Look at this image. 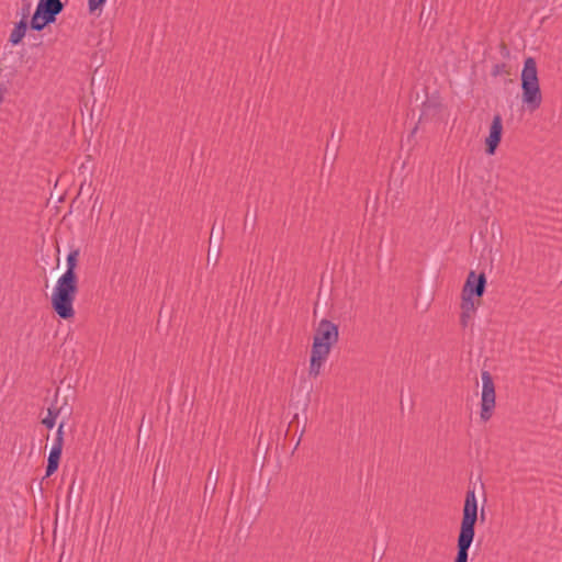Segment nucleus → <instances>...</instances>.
Wrapping results in <instances>:
<instances>
[{"mask_svg": "<svg viewBox=\"0 0 562 562\" xmlns=\"http://www.w3.org/2000/svg\"><path fill=\"white\" fill-rule=\"evenodd\" d=\"M461 324L463 326H467L468 323L471 321L473 315L475 314L479 300L475 301L473 297L467 296L462 294L461 296Z\"/></svg>", "mask_w": 562, "mask_h": 562, "instance_id": "9d476101", "label": "nucleus"}, {"mask_svg": "<svg viewBox=\"0 0 562 562\" xmlns=\"http://www.w3.org/2000/svg\"><path fill=\"white\" fill-rule=\"evenodd\" d=\"M27 31V22L26 18L24 16L20 22H18L13 30L11 31L9 41L12 45H19L22 40L24 38Z\"/></svg>", "mask_w": 562, "mask_h": 562, "instance_id": "9b49d317", "label": "nucleus"}, {"mask_svg": "<svg viewBox=\"0 0 562 562\" xmlns=\"http://www.w3.org/2000/svg\"><path fill=\"white\" fill-rule=\"evenodd\" d=\"M503 135V121L499 115H495L492 120L488 135L485 138L486 154L494 155Z\"/></svg>", "mask_w": 562, "mask_h": 562, "instance_id": "6e6552de", "label": "nucleus"}, {"mask_svg": "<svg viewBox=\"0 0 562 562\" xmlns=\"http://www.w3.org/2000/svg\"><path fill=\"white\" fill-rule=\"evenodd\" d=\"M339 338L338 326L328 319H322L313 336L311 349L308 373L316 378L321 374L326 363L331 348L337 344Z\"/></svg>", "mask_w": 562, "mask_h": 562, "instance_id": "f03ea898", "label": "nucleus"}, {"mask_svg": "<svg viewBox=\"0 0 562 562\" xmlns=\"http://www.w3.org/2000/svg\"><path fill=\"white\" fill-rule=\"evenodd\" d=\"M477 520V499L474 490H469L462 509V520L458 537L456 562H468V551L474 539V526Z\"/></svg>", "mask_w": 562, "mask_h": 562, "instance_id": "7ed1b4c3", "label": "nucleus"}, {"mask_svg": "<svg viewBox=\"0 0 562 562\" xmlns=\"http://www.w3.org/2000/svg\"><path fill=\"white\" fill-rule=\"evenodd\" d=\"M61 430H63V425H60L58 427L57 438L49 451V456H48V460H47V468H46V476H50L58 469L59 459H60L61 449H63Z\"/></svg>", "mask_w": 562, "mask_h": 562, "instance_id": "1a4fd4ad", "label": "nucleus"}, {"mask_svg": "<svg viewBox=\"0 0 562 562\" xmlns=\"http://www.w3.org/2000/svg\"><path fill=\"white\" fill-rule=\"evenodd\" d=\"M57 413H54L50 408L48 409L47 416L43 418V424L48 428L52 429L56 424Z\"/></svg>", "mask_w": 562, "mask_h": 562, "instance_id": "ddd939ff", "label": "nucleus"}, {"mask_svg": "<svg viewBox=\"0 0 562 562\" xmlns=\"http://www.w3.org/2000/svg\"><path fill=\"white\" fill-rule=\"evenodd\" d=\"M482 380V394H481V408L480 418L486 423L494 414L496 405L495 385L491 374L487 371L481 373Z\"/></svg>", "mask_w": 562, "mask_h": 562, "instance_id": "423d86ee", "label": "nucleus"}, {"mask_svg": "<svg viewBox=\"0 0 562 562\" xmlns=\"http://www.w3.org/2000/svg\"><path fill=\"white\" fill-rule=\"evenodd\" d=\"M78 252L71 251L66 259L67 269L58 278L50 297V303L56 314L63 319L74 317V302L77 293V267Z\"/></svg>", "mask_w": 562, "mask_h": 562, "instance_id": "f257e3e1", "label": "nucleus"}, {"mask_svg": "<svg viewBox=\"0 0 562 562\" xmlns=\"http://www.w3.org/2000/svg\"><path fill=\"white\" fill-rule=\"evenodd\" d=\"M63 9L64 4L60 0H38L31 19V29L42 31L46 25L56 21V16Z\"/></svg>", "mask_w": 562, "mask_h": 562, "instance_id": "39448f33", "label": "nucleus"}, {"mask_svg": "<svg viewBox=\"0 0 562 562\" xmlns=\"http://www.w3.org/2000/svg\"><path fill=\"white\" fill-rule=\"evenodd\" d=\"M108 0H88V10L91 14H100Z\"/></svg>", "mask_w": 562, "mask_h": 562, "instance_id": "f8f14e48", "label": "nucleus"}, {"mask_svg": "<svg viewBox=\"0 0 562 562\" xmlns=\"http://www.w3.org/2000/svg\"><path fill=\"white\" fill-rule=\"evenodd\" d=\"M521 100L530 112L538 110L542 103V94L538 78L537 64L533 58L528 57L521 70Z\"/></svg>", "mask_w": 562, "mask_h": 562, "instance_id": "20e7f679", "label": "nucleus"}, {"mask_svg": "<svg viewBox=\"0 0 562 562\" xmlns=\"http://www.w3.org/2000/svg\"><path fill=\"white\" fill-rule=\"evenodd\" d=\"M485 284L486 278L484 273L476 274L474 271H471L463 285L462 294L470 297L475 295L479 300L484 293Z\"/></svg>", "mask_w": 562, "mask_h": 562, "instance_id": "0eeeda50", "label": "nucleus"}]
</instances>
